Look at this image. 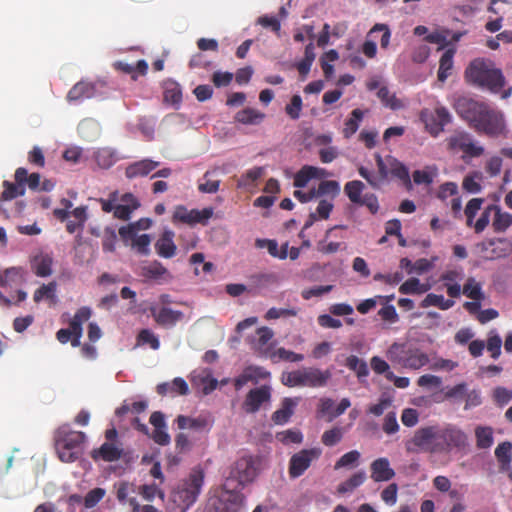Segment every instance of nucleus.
Listing matches in <instances>:
<instances>
[{"label": "nucleus", "instance_id": "1", "mask_svg": "<svg viewBox=\"0 0 512 512\" xmlns=\"http://www.w3.org/2000/svg\"><path fill=\"white\" fill-rule=\"evenodd\" d=\"M456 113L477 133L491 138L505 136L506 121L502 111L486 102L459 97L453 105Z\"/></svg>", "mask_w": 512, "mask_h": 512}, {"label": "nucleus", "instance_id": "2", "mask_svg": "<svg viewBox=\"0 0 512 512\" xmlns=\"http://www.w3.org/2000/svg\"><path fill=\"white\" fill-rule=\"evenodd\" d=\"M464 77L468 84L494 94L501 92L506 85L502 70L489 58L473 59L465 69Z\"/></svg>", "mask_w": 512, "mask_h": 512}, {"label": "nucleus", "instance_id": "3", "mask_svg": "<svg viewBox=\"0 0 512 512\" xmlns=\"http://www.w3.org/2000/svg\"><path fill=\"white\" fill-rule=\"evenodd\" d=\"M204 483V472L193 469L189 475L180 480L171 492L170 500L173 512H186L197 500Z\"/></svg>", "mask_w": 512, "mask_h": 512}, {"label": "nucleus", "instance_id": "4", "mask_svg": "<svg viewBox=\"0 0 512 512\" xmlns=\"http://www.w3.org/2000/svg\"><path fill=\"white\" fill-rule=\"evenodd\" d=\"M387 358L394 365L410 370H419L429 362L427 353L413 342L393 343L387 350Z\"/></svg>", "mask_w": 512, "mask_h": 512}, {"label": "nucleus", "instance_id": "5", "mask_svg": "<svg viewBox=\"0 0 512 512\" xmlns=\"http://www.w3.org/2000/svg\"><path fill=\"white\" fill-rule=\"evenodd\" d=\"M86 435L81 431H74L69 425L60 426L54 435L55 449L62 462L71 463L79 458L80 447Z\"/></svg>", "mask_w": 512, "mask_h": 512}, {"label": "nucleus", "instance_id": "6", "mask_svg": "<svg viewBox=\"0 0 512 512\" xmlns=\"http://www.w3.org/2000/svg\"><path fill=\"white\" fill-rule=\"evenodd\" d=\"M237 488H232L230 479H227L219 494L210 498V509L214 512H241L244 508V496Z\"/></svg>", "mask_w": 512, "mask_h": 512}, {"label": "nucleus", "instance_id": "7", "mask_svg": "<svg viewBox=\"0 0 512 512\" xmlns=\"http://www.w3.org/2000/svg\"><path fill=\"white\" fill-rule=\"evenodd\" d=\"M437 442L434 450L437 453H449L453 450L461 451L468 446L467 435L458 427L448 424L437 426Z\"/></svg>", "mask_w": 512, "mask_h": 512}, {"label": "nucleus", "instance_id": "8", "mask_svg": "<svg viewBox=\"0 0 512 512\" xmlns=\"http://www.w3.org/2000/svg\"><path fill=\"white\" fill-rule=\"evenodd\" d=\"M437 426H427L415 431L411 440L405 444L408 452L425 451L436 453L434 445L437 442Z\"/></svg>", "mask_w": 512, "mask_h": 512}, {"label": "nucleus", "instance_id": "9", "mask_svg": "<svg viewBox=\"0 0 512 512\" xmlns=\"http://www.w3.org/2000/svg\"><path fill=\"white\" fill-rule=\"evenodd\" d=\"M214 210L212 207H207L202 210L191 209L189 210L184 205H177L173 212L172 222L183 223L190 226L196 224L206 225L208 220L213 216Z\"/></svg>", "mask_w": 512, "mask_h": 512}, {"label": "nucleus", "instance_id": "10", "mask_svg": "<svg viewBox=\"0 0 512 512\" xmlns=\"http://www.w3.org/2000/svg\"><path fill=\"white\" fill-rule=\"evenodd\" d=\"M258 473L256 460L252 456H243L233 465L230 472V481L237 480V487H242L255 479Z\"/></svg>", "mask_w": 512, "mask_h": 512}, {"label": "nucleus", "instance_id": "11", "mask_svg": "<svg viewBox=\"0 0 512 512\" xmlns=\"http://www.w3.org/2000/svg\"><path fill=\"white\" fill-rule=\"evenodd\" d=\"M321 455L319 448L303 449L295 453L289 461L288 473L291 478H298L310 467L312 461Z\"/></svg>", "mask_w": 512, "mask_h": 512}, {"label": "nucleus", "instance_id": "12", "mask_svg": "<svg viewBox=\"0 0 512 512\" xmlns=\"http://www.w3.org/2000/svg\"><path fill=\"white\" fill-rule=\"evenodd\" d=\"M421 118L425 122L429 133L433 136H438L443 132L444 127L452 120L450 112L443 106H437L430 114L423 111Z\"/></svg>", "mask_w": 512, "mask_h": 512}, {"label": "nucleus", "instance_id": "13", "mask_svg": "<svg viewBox=\"0 0 512 512\" xmlns=\"http://www.w3.org/2000/svg\"><path fill=\"white\" fill-rule=\"evenodd\" d=\"M375 161L378 168V175H375L369 169L364 166L358 168L359 175L364 178L368 184L374 188H380L381 184L388 180L389 177V166L387 163V156L382 158L378 153L375 154Z\"/></svg>", "mask_w": 512, "mask_h": 512}, {"label": "nucleus", "instance_id": "14", "mask_svg": "<svg viewBox=\"0 0 512 512\" xmlns=\"http://www.w3.org/2000/svg\"><path fill=\"white\" fill-rule=\"evenodd\" d=\"M271 399V389L267 385L251 389L242 404V408L246 413H256L262 404L269 402Z\"/></svg>", "mask_w": 512, "mask_h": 512}, {"label": "nucleus", "instance_id": "15", "mask_svg": "<svg viewBox=\"0 0 512 512\" xmlns=\"http://www.w3.org/2000/svg\"><path fill=\"white\" fill-rule=\"evenodd\" d=\"M511 249L512 243L506 238L490 239L481 244V250L489 260L505 257Z\"/></svg>", "mask_w": 512, "mask_h": 512}, {"label": "nucleus", "instance_id": "16", "mask_svg": "<svg viewBox=\"0 0 512 512\" xmlns=\"http://www.w3.org/2000/svg\"><path fill=\"white\" fill-rule=\"evenodd\" d=\"M301 371L303 380L302 386H308L313 388L325 386L332 376L331 371L329 369L322 371L318 368L310 367L304 368Z\"/></svg>", "mask_w": 512, "mask_h": 512}, {"label": "nucleus", "instance_id": "17", "mask_svg": "<svg viewBox=\"0 0 512 512\" xmlns=\"http://www.w3.org/2000/svg\"><path fill=\"white\" fill-rule=\"evenodd\" d=\"M371 478L375 482H386L394 478L395 471L390 466L387 458L381 457L374 460L370 465Z\"/></svg>", "mask_w": 512, "mask_h": 512}, {"label": "nucleus", "instance_id": "18", "mask_svg": "<svg viewBox=\"0 0 512 512\" xmlns=\"http://www.w3.org/2000/svg\"><path fill=\"white\" fill-rule=\"evenodd\" d=\"M160 165L159 162L151 159H142L129 164L125 169V176L128 179L145 177Z\"/></svg>", "mask_w": 512, "mask_h": 512}, {"label": "nucleus", "instance_id": "19", "mask_svg": "<svg viewBox=\"0 0 512 512\" xmlns=\"http://www.w3.org/2000/svg\"><path fill=\"white\" fill-rule=\"evenodd\" d=\"M156 253L163 258H172L176 254L177 246L174 243V232L165 230L155 243Z\"/></svg>", "mask_w": 512, "mask_h": 512}, {"label": "nucleus", "instance_id": "20", "mask_svg": "<svg viewBox=\"0 0 512 512\" xmlns=\"http://www.w3.org/2000/svg\"><path fill=\"white\" fill-rule=\"evenodd\" d=\"M123 450L116 443L105 442L98 449L91 452V457L97 461L102 459L106 462L117 461L122 457Z\"/></svg>", "mask_w": 512, "mask_h": 512}, {"label": "nucleus", "instance_id": "21", "mask_svg": "<svg viewBox=\"0 0 512 512\" xmlns=\"http://www.w3.org/2000/svg\"><path fill=\"white\" fill-rule=\"evenodd\" d=\"M175 422L180 430L191 429L202 432L209 431L211 428V422L204 416L192 418L185 415H179Z\"/></svg>", "mask_w": 512, "mask_h": 512}, {"label": "nucleus", "instance_id": "22", "mask_svg": "<svg viewBox=\"0 0 512 512\" xmlns=\"http://www.w3.org/2000/svg\"><path fill=\"white\" fill-rule=\"evenodd\" d=\"M151 315L154 320L160 326H172L183 318L181 311L172 310L168 307H162L160 309L151 308Z\"/></svg>", "mask_w": 512, "mask_h": 512}, {"label": "nucleus", "instance_id": "23", "mask_svg": "<svg viewBox=\"0 0 512 512\" xmlns=\"http://www.w3.org/2000/svg\"><path fill=\"white\" fill-rule=\"evenodd\" d=\"M299 402V398L286 397L282 400L281 407L276 410L271 419L276 425L286 424L294 414V409Z\"/></svg>", "mask_w": 512, "mask_h": 512}, {"label": "nucleus", "instance_id": "24", "mask_svg": "<svg viewBox=\"0 0 512 512\" xmlns=\"http://www.w3.org/2000/svg\"><path fill=\"white\" fill-rule=\"evenodd\" d=\"M116 488V497L118 501L122 504L128 503L132 508V512H140V505L136 500V497H130L131 494L136 493L135 486L131 483L123 481L117 484Z\"/></svg>", "mask_w": 512, "mask_h": 512}, {"label": "nucleus", "instance_id": "25", "mask_svg": "<svg viewBox=\"0 0 512 512\" xmlns=\"http://www.w3.org/2000/svg\"><path fill=\"white\" fill-rule=\"evenodd\" d=\"M95 92L96 88L92 82L80 81L69 90L67 100L69 102L81 101L93 97Z\"/></svg>", "mask_w": 512, "mask_h": 512}, {"label": "nucleus", "instance_id": "26", "mask_svg": "<svg viewBox=\"0 0 512 512\" xmlns=\"http://www.w3.org/2000/svg\"><path fill=\"white\" fill-rule=\"evenodd\" d=\"M339 229H346L345 225H335L331 228H329L326 231L325 239L322 241H319L317 244V249L322 254H334L340 250L346 249V244L344 242H334L330 241L327 242V239L331 236H333V233Z\"/></svg>", "mask_w": 512, "mask_h": 512}, {"label": "nucleus", "instance_id": "27", "mask_svg": "<svg viewBox=\"0 0 512 512\" xmlns=\"http://www.w3.org/2000/svg\"><path fill=\"white\" fill-rule=\"evenodd\" d=\"M265 118V114L254 108H245L238 111L235 120L245 125H258Z\"/></svg>", "mask_w": 512, "mask_h": 512}, {"label": "nucleus", "instance_id": "28", "mask_svg": "<svg viewBox=\"0 0 512 512\" xmlns=\"http://www.w3.org/2000/svg\"><path fill=\"white\" fill-rule=\"evenodd\" d=\"M140 275L149 280H158L169 275V272L162 263L155 260L148 265L142 266L140 268Z\"/></svg>", "mask_w": 512, "mask_h": 512}, {"label": "nucleus", "instance_id": "29", "mask_svg": "<svg viewBox=\"0 0 512 512\" xmlns=\"http://www.w3.org/2000/svg\"><path fill=\"white\" fill-rule=\"evenodd\" d=\"M264 167H253L243 173L237 181L238 188H248L255 186L257 181L264 175Z\"/></svg>", "mask_w": 512, "mask_h": 512}, {"label": "nucleus", "instance_id": "30", "mask_svg": "<svg viewBox=\"0 0 512 512\" xmlns=\"http://www.w3.org/2000/svg\"><path fill=\"white\" fill-rule=\"evenodd\" d=\"M164 101L172 105H179L182 102L181 86L172 80L164 83Z\"/></svg>", "mask_w": 512, "mask_h": 512}, {"label": "nucleus", "instance_id": "31", "mask_svg": "<svg viewBox=\"0 0 512 512\" xmlns=\"http://www.w3.org/2000/svg\"><path fill=\"white\" fill-rule=\"evenodd\" d=\"M52 257L48 254L36 256L32 262L34 273L39 277H47L52 273Z\"/></svg>", "mask_w": 512, "mask_h": 512}, {"label": "nucleus", "instance_id": "32", "mask_svg": "<svg viewBox=\"0 0 512 512\" xmlns=\"http://www.w3.org/2000/svg\"><path fill=\"white\" fill-rule=\"evenodd\" d=\"M455 50L448 49L446 50L440 58L439 61V69H438V80L444 82L448 76L451 75V71L453 68V56Z\"/></svg>", "mask_w": 512, "mask_h": 512}, {"label": "nucleus", "instance_id": "33", "mask_svg": "<svg viewBox=\"0 0 512 512\" xmlns=\"http://www.w3.org/2000/svg\"><path fill=\"white\" fill-rule=\"evenodd\" d=\"M494 218L492 221V227L495 232H504L512 225V214L508 212H502L500 207L496 205V209H493Z\"/></svg>", "mask_w": 512, "mask_h": 512}, {"label": "nucleus", "instance_id": "34", "mask_svg": "<svg viewBox=\"0 0 512 512\" xmlns=\"http://www.w3.org/2000/svg\"><path fill=\"white\" fill-rule=\"evenodd\" d=\"M377 96L382 104L392 110H399L404 107L402 100L396 97L394 93H391L386 86L380 87Z\"/></svg>", "mask_w": 512, "mask_h": 512}, {"label": "nucleus", "instance_id": "35", "mask_svg": "<svg viewBox=\"0 0 512 512\" xmlns=\"http://www.w3.org/2000/svg\"><path fill=\"white\" fill-rule=\"evenodd\" d=\"M365 480L366 473L363 470L358 471L354 473L351 477H349L347 480L339 484L337 491L340 494L352 492L354 489L361 486Z\"/></svg>", "mask_w": 512, "mask_h": 512}, {"label": "nucleus", "instance_id": "36", "mask_svg": "<svg viewBox=\"0 0 512 512\" xmlns=\"http://www.w3.org/2000/svg\"><path fill=\"white\" fill-rule=\"evenodd\" d=\"M476 446L479 449H488L493 445V430L491 427L478 426L475 429Z\"/></svg>", "mask_w": 512, "mask_h": 512}, {"label": "nucleus", "instance_id": "37", "mask_svg": "<svg viewBox=\"0 0 512 512\" xmlns=\"http://www.w3.org/2000/svg\"><path fill=\"white\" fill-rule=\"evenodd\" d=\"M430 289V286L427 284H422L418 278H409L404 283H402L399 287V292L401 294H423Z\"/></svg>", "mask_w": 512, "mask_h": 512}, {"label": "nucleus", "instance_id": "38", "mask_svg": "<svg viewBox=\"0 0 512 512\" xmlns=\"http://www.w3.org/2000/svg\"><path fill=\"white\" fill-rule=\"evenodd\" d=\"M454 304L455 302L453 300L445 299L443 295L430 293L421 302V307L427 308L429 306H436L441 310H448L453 307Z\"/></svg>", "mask_w": 512, "mask_h": 512}, {"label": "nucleus", "instance_id": "39", "mask_svg": "<svg viewBox=\"0 0 512 512\" xmlns=\"http://www.w3.org/2000/svg\"><path fill=\"white\" fill-rule=\"evenodd\" d=\"M56 290H57V284L56 282H50L48 284H43L41 287H39L33 295V300L36 303H39L43 299L50 300L51 302H56Z\"/></svg>", "mask_w": 512, "mask_h": 512}, {"label": "nucleus", "instance_id": "40", "mask_svg": "<svg viewBox=\"0 0 512 512\" xmlns=\"http://www.w3.org/2000/svg\"><path fill=\"white\" fill-rule=\"evenodd\" d=\"M364 188L365 185L363 182L359 180H353L345 184L344 192L352 203L358 205V203H360L361 199L363 198L362 192Z\"/></svg>", "mask_w": 512, "mask_h": 512}, {"label": "nucleus", "instance_id": "41", "mask_svg": "<svg viewBox=\"0 0 512 512\" xmlns=\"http://www.w3.org/2000/svg\"><path fill=\"white\" fill-rule=\"evenodd\" d=\"M364 113L361 109H354L351 112L350 118L346 120L345 126L343 129V135L346 138H350L353 134H355L359 128V123L363 119Z\"/></svg>", "mask_w": 512, "mask_h": 512}, {"label": "nucleus", "instance_id": "42", "mask_svg": "<svg viewBox=\"0 0 512 512\" xmlns=\"http://www.w3.org/2000/svg\"><path fill=\"white\" fill-rule=\"evenodd\" d=\"M463 294L472 300L482 301L484 299V293L482 287L473 277L467 279L463 286Z\"/></svg>", "mask_w": 512, "mask_h": 512}, {"label": "nucleus", "instance_id": "43", "mask_svg": "<svg viewBox=\"0 0 512 512\" xmlns=\"http://www.w3.org/2000/svg\"><path fill=\"white\" fill-rule=\"evenodd\" d=\"M346 366L350 370L354 371L359 379L366 377L369 374L367 363L355 355H350L346 359Z\"/></svg>", "mask_w": 512, "mask_h": 512}, {"label": "nucleus", "instance_id": "44", "mask_svg": "<svg viewBox=\"0 0 512 512\" xmlns=\"http://www.w3.org/2000/svg\"><path fill=\"white\" fill-rule=\"evenodd\" d=\"M437 174L436 167H426L424 170H415L412 174L413 181L417 185H430Z\"/></svg>", "mask_w": 512, "mask_h": 512}, {"label": "nucleus", "instance_id": "45", "mask_svg": "<svg viewBox=\"0 0 512 512\" xmlns=\"http://www.w3.org/2000/svg\"><path fill=\"white\" fill-rule=\"evenodd\" d=\"M4 191L1 195L2 201L12 200L18 196H22L25 194V187L19 185L18 183H11L9 181L3 182Z\"/></svg>", "mask_w": 512, "mask_h": 512}, {"label": "nucleus", "instance_id": "46", "mask_svg": "<svg viewBox=\"0 0 512 512\" xmlns=\"http://www.w3.org/2000/svg\"><path fill=\"white\" fill-rule=\"evenodd\" d=\"M511 449L510 442H502L495 449V456L502 468L508 467L511 462Z\"/></svg>", "mask_w": 512, "mask_h": 512}, {"label": "nucleus", "instance_id": "47", "mask_svg": "<svg viewBox=\"0 0 512 512\" xmlns=\"http://www.w3.org/2000/svg\"><path fill=\"white\" fill-rule=\"evenodd\" d=\"M483 201L484 200L482 198H473L468 201L464 210V214L466 216V225L468 227L473 225L474 218L478 211L481 209Z\"/></svg>", "mask_w": 512, "mask_h": 512}, {"label": "nucleus", "instance_id": "48", "mask_svg": "<svg viewBox=\"0 0 512 512\" xmlns=\"http://www.w3.org/2000/svg\"><path fill=\"white\" fill-rule=\"evenodd\" d=\"M361 454L357 450H352L342 455L335 463L336 470L344 467H354L357 465Z\"/></svg>", "mask_w": 512, "mask_h": 512}, {"label": "nucleus", "instance_id": "49", "mask_svg": "<svg viewBox=\"0 0 512 512\" xmlns=\"http://www.w3.org/2000/svg\"><path fill=\"white\" fill-rule=\"evenodd\" d=\"M340 192L339 183L334 180L322 181L318 188L315 189L316 198L323 195H332L335 197Z\"/></svg>", "mask_w": 512, "mask_h": 512}, {"label": "nucleus", "instance_id": "50", "mask_svg": "<svg viewBox=\"0 0 512 512\" xmlns=\"http://www.w3.org/2000/svg\"><path fill=\"white\" fill-rule=\"evenodd\" d=\"M139 345H149L153 350H158L160 342L158 337L149 329H142L137 336Z\"/></svg>", "mask_w": 512, "mask_h": 512}, {"label": "nucleus", "instance_id": "51", "mask_svg": "<svg viewBox=\"0 0 512 512\" xmlns=\"http://www.w3.org/2000/svg\"><path fill=\"white\" fill-rule=\"evenodd\" d=\"M502 339L494 331H490L486 343L487 350L491 353L493 359H497L501 354Z\"/></svg>", "mask_w": 512, "mask_h": 512}, {"label": "nucleus", "instance_id": "52", "mask_svg": "<svg viewBox=\"0 0 512 512\" xmlns=\"http://www.w3.org/2000/svg\"><path fill=\"white\" fill-rule=\"evenodd\" d=\"M343 437V430L340 427H333L322 434L321 441L325 446L332 447L339 443Z\"/></svg>", "mask_w": 512, "mask_h": 512}, {"label": "nucleus", "instance_id": "53", "mask_svg": "<svg viewBox=\"0 0 512 512\" xmlns=\"http://www.w3.org/2000/svg\"><path fill=\"white\" fill-rule=\"evenodd\" d=\"M91 314L92 311L89 307L83 306L79 308L69 322V329L82 328L83 323L89 320Z\"/></svg>", "mask_w": 512, "mask_h": 512}, {"label": "nucleus", "instance_id": "54", "mask_svg": "<svg viewBox=\"0 0 512 512\" xmlns=\"http://www.w3.org/2000/svg\"><path fill=\"white\" fill-rule=\"evenodd\" d=\"M3 277L6 280L7 286L12 284H21L25 281L24 271L22 268L11 267L3 272Z\"/></svg>", "mask_w": 512, "mask_h": 512}, {"label": "nucleus", "instance_id": "55", "mask_svg": "<svg viewBox=\"0 0 512 512\" xmlns=\"http://www.w3.org/2000/svg\"><path fill=\"white\" fill-rule=\"evenodd\" d=\"M117 242V234L113 227H106L103 231L102 248L105 252H113Z\"/></svg>", "mask_w": 512, "mask_h": 512}, {"label": "nucleus", "instance_id": "56", "mask_svg": "<svg viewBox=\"0 0 512 512\" xmlns=\"http://www.w3.org/2000/svg\"><path fill=\"white\" fill-rule=\"evenodd\" d=\"M450 35V30L443 29L441 31H435L430 34H428L425 37V40L429 43L438 44L441 48L446 47L450 44L448 38Z\"/></svg>", "mask_w": 512, "mask_h": 512}, {"label": "nucleus", "instance_id": "57", "mask_svg": "<svg viewBox=\"0 0 512 512\" xmlns=\"http://www.w3.org/2000/svg\"><path fill=\"white\" fill-rule=\"evenodd\" d=\"M95 160L99 167L103 169L110 168L115 163L113 153L109 149H100L95 153Z\"/></svg>", "mask_w": 512, "mask_h": 512}, {"label": "nucleus", "instance_id": "58", "mask_svg": "<svg viewBox=\"0 0 512 512\" xmlns=\"http://www.w3.org/2000/svg\"><path fill=\"white\" fill-rule=\"evenodd\" d=\"M151 237L148 234L137 236L132 242L131 246L141 255H148L150 253Z\"/></svg>", "mask_w": 512, "mask_h": 512}, {"label": "nucleus", "instance_id": "59", "mask_svg": "<svg viewBox=\"0 0 512 512\" xmlns=\"http://www.w3.org/2000/svg\"><path fill=\"white\" fill-rule=\"evenodd\" d=\"M256 334L258 337L254 346L257 350H262L274 336L272 329L266 326L258 328Z\"/></svg>", "mask_w": 512, "mask_h": 512}, {"label": "nucleus", "instance_id": "60", "mask_svg": "<svg viewBox=\"0 0 512 512\" xmlns=\"http://www.w3.org/2000/svg\"><path fill=\"white\" fill-rule=\"evenodd\" d=\"M492 397L497 405L505 406L512 399V390L506 387L498 386L493 390Z\"/></svg>", "mask_w": 512, "mask_h": 512}, {"label": "nucleus", "instance_id": "61", "mask_svg": "<svg viewBox=\"0 0 512 512\" xmlns=\"http://www.w3.org/2000/svg\"><path fill=\"white\" fill-rule=\"evenodd\" d=\"M281 382L287 387H298L302 386V371L295 370L292 372H284L281 376Z\"/></svg>", "mask_w": 512, "mask_h": 512}, {"label": "nucleus", "instance_id": "62", "mask_svg": "<svg viewBox=\"0 0 512 512\" xmlns=\"http://www.w3.org/2000/svg\"><path fill=\"white\" fill-rule=\"evenodd\" d=\"M301 110H302L301 96L300 95L292 96L290 103L287 104L285 107V112L291 119L296 120L300 117Z\"/></svg>", "mask_w": 512, "mask_h": 512}, {"label": "nucleus", "instance_id": "63", "mask_svg": "<svg viewBox=\"0 0 512 512\" xmlns=\"http://www.w3.org/2000/svg\"><path fill=\"white\" fill-rule=\"evenodd\" d=\"M458 195V185L455 182H445L439 186L437 198L446 201L451 196Z\"/></svg>", "mask_w": 512, "mask_h": 512}, {"label": "nucleus", "instance_id": "64", "mask_svg": "<svg viewBox=\"0 0 512 512\" xmlns=\"http://www.w3.org/2000/svg\"><path fill=\"white\" fill-rule=\"evenodd\" d=\"M105 490L103 488H94L90 490L85 498H84V505L86 508H93L95 507L105 496Z\"/></svg>", "mask_w": 512, "mask_h": 512}]
</instances>
